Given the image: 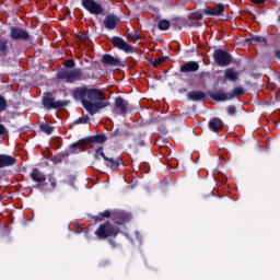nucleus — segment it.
<instances>
[{"label":"nucleus","instance_id":"obj_1","mask_svg":"<svg viewBox=\"0 0 280 280\" xmlns=\"http://www.w3.org/2000/svg\"><path fill=\"white\" fill-rule=\"evenodd\" d=\"M73 100H79L83 106V108L93 117V115H97L103 108H108L110 106V102L106 97V94L97 89L88 86H79L72 90Z\"/></svg>","mask_w":280,"mask_h":280},{"label":"nucleus","instance_id":"obj_2","mask_svg":"<svg viewBox=\"0 0 280 280\" xmlns=\"http://www.w3.org/2000/svg\"><path fill=\"white\" fill-rule=\"evenodd\" d=\"M63 67L66 69H61L59 72H57L58 80H65V82L68 84H73V82H80L82 80H89V77L82 72V69L75 68V60H66L63 62Z\"/></svg>","mask_w":280,"mask_h":280},{"label":"nucleus","instance_id":"obj_3","mask_svg":"<svg viewBox=\"0 0 280 280\" xmlns=\"http://www.w3.org/2000/svg\"><path fill=\"white\" fill-rule=\"evenodd\" d=\"M118 233H121V229L114 223L107 221L95 230L94 235H96L97 240H108V237H117Z\"/></svg>","mask_w":280,"mask_h":280},{"label":"nucleus","instance_id":"obj_4","mask_svg":"<svg viewBox=\"0 0 280 280\" xmlns=\"http://www.w3.org/2000/svg\"><path fill=\"white\" fill-rule=\"evenodd\" d=\"M42 104L44 108H46V110H58L59 108H65L66 106H69V104H71V101H56L51 92H45L42 100Z\"/></svg>","mask_w":280,"mask_h":280},{"label":"nucleus","instance_id":"obj_5","mask_svg":"<svg viewBox=\"0 0 280 280\" xmlns=\"http://www.w3.org/2000/svg\"><path fill=\"white\" fill-rule=\"evenodd\" d=\"M213 60L219 67H229L233 62V56L228 50L219 48L213 52Z\"/></svg>","mask_w":280,"mask_h":280},{"label":"nucleus","instance_id":"obj_6","mask_svg":"<svg viewBox=\"0 0 280 280\" xmlns=\"http://www.w3.org/2000/svg\"><path fill=\"white\" fill-rule=\"evenodd\" d=\"M112 44L113 47H116V49H119L120 51H125V54H137V47L128 44L126 39L119 36H114L112 38Z\"/></svg>","mask_w":280,"mask_h":280},{"label":"nucleus","instance_id":"obj_7","mask_svg":"<svg viewBox=\"0 0 280 280\" xmlns=\"http://www.w3.org/2000/svg\"><path fill=\"white\" fill-rule=\"evenodd\" d=\"M28 176L33 183H37V185L33 186L35 189H43V186L47 185V176L36 167L32 170Z\"/></svg>","mask_w":280,"mask_h":280},{"label":"nucleus","instance_id":"obj_8","mask_svg":"<svg viewBox=\"0 0 280 280\" xmlns=\"http://www.w3.org/2000/svg\"><path fill=\"white\" fill-rule=\"evenodd\" d=\"M81 5L84 10L90 12V14H95L96 16H100V14L104 12L102 4L97 3L95 0H82Z\"/></svg>","mask_w":280,"mask_h":280},{"label":"nucleus","instance_id":"obj_9","mask_svg":"<svg viewBox=\"0 0 280 280\" xmlns=\"http://www.w3.org/2000/svg\"><path fill=\"white\" fill-rule=\"evenodd\" d=\"M10 38L11 40H30V33L19 26L10 27Z\"/></svg>","mask_w":280,"mask_h":280},{"label":"nucleus","instance_id":"obj_10","mask_svg":"<svg viewBox=\"0 0 280 280\" xmlns=\"http://www.w3.org/2000/svg\"><path fill=\"white\" fill-rule=\"evenodd\" d=\"M112 220L118 225L126 224V222H130V220H132V214L126 211L115 210L112 212Z\"/></svg>","mask_w":280,"mask_h":280},{"label":"nucleus","instance_id":"obj_11","mask_svg":"<svg viewBox=\"0 0 280 280\" xmlns=\"http://www.w3.org/2000/svg\"><path fill=\"white\" fill-rule=\"evenodd\" d=\"M114 112L118 115H122V117H126L128 114V101L124 100L121 96H117L114 102Z\"/></svg>","mask_w":280,"mask_h":280},{"label":"nucleus","instance_id":"obj_12","mask_svg":"<svg viewBox=\"0 0 280 280\" xmlns=\"http://www.w3.org/2000/svg\"><path fill=\"white\" fill-rule=\"evenodd\" d=\"M82 141L85 145H91V143H97L98 145H103L108 141V137L105 133H97L95 136H90L88 138H83Z\"/></svg>","mask_w":280,"mask_h":280},{"label":"nucleus","instance_id":"obj_13","mask_svg":"<svg viewBox=\"0 0 280 280\" xmlns=\"http://www.w3.org/2000/svg\"><path fill=\"white\" fill-rule=\"evenodd\" d=\"M203 14L207 16H222V14H224V5L222 3H218L215 9L206 7L203 9Z\"/></svg>","mask_w":280,"mask_h":280},{"label":"nucleus","instance_id":"obj_14","mask_svg":"<svg viewBox=\"0 0 280 280\" xmlns=\"http://www.w3.org/2000/svg\"><path fill=\"white\" fill-rule=\"evenodd\" d=\"M102 65H104V67H121V61L110 54H105L102 58Z\"/></svg>","mask_w":280,"mask_h":280},{"label":"nucleus","instance_id":"obj_15","mask_svg":"<svg viewBox=\"0 0 280 280\" xmlns=\"http://www.w3.org/2000/svg\"><path fill=\"white\" fill-rule=\"evenodd\" d=\"M104 163L112 171L119 170V167H121V156H116V158L104 156Z\"/></svg>","mask_w":280,"mask_h":280},{"label":"nucleus","instance_id":"obj_16","mask_svg":"<svg viewBox=\"0 0 280 280\" xmlns=\"http://www.w3.org/2000/svg\"><path fill=\"white\" fill-rule=\"evenodd\" d=\"M119 18H117V15H107L104 21H103V25L105 26L106 30H115V27H117V25H119Z\"/></svg>","mask_w":280,"mask_h":280},{"label":"nucleus","instance_id":"obj_17","mask_svg":"<svg viewBox=\"0 0 280 280\" xmlns=\"http://www.w3.org/2000/svg\"><path fill=\"white\" fill-rule=\"evenodd\" d=\"M200 69L197 61H187L180 67V73H196Z\"/></svg>","mask_w":280,"mask_h":280},{"label":"nucleus","instance_id":"obj_18","mask_svg":"<svg viewBox=\"0 0 280 280\" xmlns=\"http://www.w3.org/2000/svg\"><path fill=\"white\" fill-rule=\"evenodd\" d=\"M12 165H16V158L8 154H0V170H3V167H12Z\"/></svg>","mask_w":280,"mask_h":280},{"label":"nucleus","instance_id":"obj_19","mask_svg":"<svg viewBox=\"0 0 280 280\" xmlns=\"http://www.w3.org/2000/svg\"><path fill=\"white\" fill-rule=\"evenodd\" d=\"M84 142L81 140L71 143L67 150H65L66 152H69V156H71V154H80L81 151L84 150Z\"/></svg>","mask_w":280,"mask_h":280},{"label":"nucleus","instance_id":"obj_20","mask_svg":"<svg viewBox=\"0 0 280 280\" xmlns=\"http://www.w3.org/2000/svg\"><path fill=\"white\" fill-rule=\"evenodd\" d=\"M209 97L214 102H229L231 101L230 94L225 93L224 90H219L215 93H209Z\"/></svg>","mask_w":280,"mask_h":280},{"label":"nucleus","instance_id":"obj_21","mask_svg":"<svg viewBox=\"0 0 280 280\" xmlns=\"http://www.w3.org/2000/svg\"><path fill=\"white\" fill-rule=\"evenodd\" d=\"M208 126L212 132H220V130H222V128H224V121H222V119H220V118L214 117V118L210 119Z\"/></svg>","mask_w":280,"mask_h":280},{"label":"nucleus","instance_id":"obj_22","mask_svg":"<svg viewBox=\"0 0 280 280\" xmlns=\"http://www.w3.org/2000/svg\"><path fill=\"white\" fill-rule=\"evenodd\" d=\"M207 97V93L202 91H190L187 94V98L190 100V102H202Z\"/></svg>","mask_w":280,"mask_h":280},{"label":"nucleus","instance_id":"obj_23","mask_svg":"<svg viewBox=\"0 0 280 280\" xmlns=\"http://www.w3.org/2000/svg\"><path fill=\"white\" fill-rule=\"evenodd\" d=\"M245 43H248L249 45H257V43H264V45H268V39L259 35H253L252 37L246 38Z\"/></svg>","mask_w":280,"mask_h":280},{"label":"nucleus","instance_id":"obj_24","mask_svg":"<svg viewBox=\"0 0 280 280\" xmlns=\"http://www.w3.org/2000/svg\"><path fill=\"white\" fill-rule=\"evenodd\" d=\"M9 40L4 37L0 38V56L5 58L10 54V48L8 47Z\"/></svg>","mask_w":280,"mask_h":280},{"label":"nucleus","instance_id":"obj_25","mask_svg":"<svg viewBox=\"0 0 280 280\" xmlns=\"http://www.w3.org/2000/svg\"><path fill=\"white\" fill-rule=\"evenodd\" d=\"M237 72H235V69L228 68L224 71V80H228L229 82H236L237 80Z\"/></svg>","mask_w":280,"mask_h":280},{"label":"nucleus","instance_id":"obj_26","mask_svg":"<svg viewBox=\"0 0 280 280\" xmlns=\"http://www.w3.org/2000/svg\"><path fill=\"white\" fill-rule=\"evenodd\" d=\"M245 91L244 88L237 86L234 88L230 93V100H235V97H240V95H244Z\"/></svg>","mask_w":280,"mask_h":280},{"label":"nucleus","instance_id":"obj_27","mask_svg":"<svg viewBox=\"0 0 280 280\" xmlns=\"http://www.w3.org/2000/svg\"><path fill=\"white\" fill-rule=\"evenodd\" d=\"M68 156H69V152L68 151L59 152L58 154H56L52 158V163H62V161H65V159H68Z\"/></svg>","mask_w":280,"mask_h":280},{"label":"nucleus","instance_id":"obj_28","mask_svg":"<svg viewBox=\"0 0 280 280\" xmlns=\"http://www.w3.org/2000/svg\"><path fill=\"white\" fill-rule=\"evenodd\" d=\"M39 130H40V132H44L45 135L49 136L54 132L55 128L51 127L50 125H48L47 122H42L39 125Z\"/></svg>","mask_w":280,"mask_h":280},{"label":"nucleus","instance_id":"obj_29","mask_svg":"<svg viewBox=\"0 0 280 280\" xmlns=\"http://www.w3.org/2000/svg\"><path fill=\"white\" fill-rule=\"evenodd\" d=\"M183 19L175 18L171 20V26L174 27V30H183Z\"/></svg>","mask_w":280,"mask_h":280},{"label":"nucleus","instance_id":"obj_30","mask_svg":"<svg viewBox=\"0 0 280 280\" xmlns=\"http://www.w3.org/2000/svg\"><path fill=\"white\" fill-rule=\"evenodd\" d=\"M104 156H106V153H104V147L100 145L94 150V159L96 161H100L101 158L104 160Z\"/></svg>","mask_w":280,"mask_h":280},{"label":"nucleus","instance_id":"obj_31","mask_svg":"<svg viewBox=\"0 0 280 280\" xmlns=\"http://www.w3.org/2000/svg\"><path fill=\"white\" fill-rule=\"evenodd\" d=\"M171 26H172V24H171V22L167 21V20H161V21L158 23V27H159V30H161L162 32H166V30H167L168 27H171Z\"/></svg>","mask_w":280,"mask_h":280},{"label":"nucleus","instance_id":"obj_32","mask_svg":"<svg viewBox=\"0 0 280 280\" xmlns=\"http://www.w3.org/2000/svg\"><path fill=\"white\" fill-rule=\"evenodd\" d=\"M89 121H91V117H89V115H85L74 120V125L78 126L80 124H89Z\"/></svg>","mask_w":280,"mask_h":280},{"label":"nucleus","instance_id":"obj_33","mask_svg":"<svg viewBox=\"0 0 280 280\" xmlns=\"http://www.w3.org/2000/svg\"><path fill=\"white\" fill-rule=\"evenodd\" d=\"M8 108V101L0 95V113H3Z\"/></svg>","mask_w":280,"mask_h":280},{"label":"nucleus","instance_id":"obj_34","mask_svg":"<svg viewBox=\"0 0 280 280\" xmlns=\"http://www.w3.org/2000/svg\"><path fill=\"white\" fill-rule=\"evenodd\" d=\"M97 220H102L104 218H113V212H110V210H105L103 212L100 213V217H96Z\"/></svg>","mask_w":280,"mask_h":280},{"label":"nucleus","instance_id":"obj_35","mask_svg":"<svg viewBox=\"0 0 280 280\" xmlns=\"http://www.w3.org/2000/svg\"><path fill=\"white\" fill-rule=\"evenodd\" d=\"M226 113H228V115L233 116L237 113V108L235 107V105H229L226 107Z\"/></svg>","mask_w":280,"mask_h":280},{"label":"nucleus","instance_id":"obj_36","mask_svg":"<svg viewBox=\"0 0 280 280\" xmlns=\"http://www.w3.org/2000/svg\"><path fill=\"white\" fill-rule=\"evenodd\" d=\"M7 135H8V129L5 128V126L0 124V137L7 136Z\"/></svg>","mask_w":280,"mask_h":280},{"label":"nucleus","instance_id":"obj_37","mask_svg":"<svg viewBox=\"0 0 280 280\" xmlns=\"http://www.w3.org/2000/svg\"><path fill=\"white\" fill-rule=\"evenodd\" d=\"M129 38H131V40H135V43H137V40H139V38L141 37L137 33H131L129 34Z\"/></svg>","mask_w":280,"mask_h":280},{"label":"nucleus","instance_id":"obj_38","mask_svg":"<svg viewBox=\"0 0 280 280\" xmlns=\"http://www.w3.org/2000/svg\"><path fill=\"white\" fill-rule=\"evenodd\" d=\"M158 130L162 132V135H167V129L165 128V125H160L158 127Z\"/></svg>","mask_w":280,"mask_h":280},{"label":"nucleus","instance_id":"obj_39","mask_svg":"<svg viewBox=\"0 0 280 280\" xmlns=\"http://www.w3.org/2000/svg\"><path fill=\"white\" fill-rule=\"evenodd\" d=\"M48 183H50V186L52 187V189H56L57 183H56L55 177H49Z\"/></svg>","mask_w":280,"mask_h":280},{"label":"nucleus","instance_id":"obj_40","mask_svg":"<svg viewBox=\"0 0 280 280\" xmlns=\"http://www.w3.org/2000/svg\"><path fill=\"white\" fill-rule=\"evenodd\" d=\"M167 59H168L167 56H165V57H160V58H158V62H160V65H163V62H167Z\"/></svg>","mask_w":280,"mask_h":280},{"label":"nucleus","instance_id":"obj_41","mask_svg":"<svg viewBox=\"0 0 280 280\" xmlns=\"http://www.w3.org/2000/svg\"><path fill=\"white\" fill-rule=\"evenodd\" d=\"M252 3H256V4H261V3H266V0H250Z\"/></svg>","mask_w":280,"mask_h":280},{"label":"nucleus","instance_id":"obj_42","mask_svg":"<svg viewBox=\"0 0 280 280\" xmlns=\"http://www.w3.org/2000/svg\"><path fill=\"white\" fill-rule=\"evenodd\" d=\"M108 243L110 244L112 248H117V243L113 240H109Z\"/></svg>","mask_w":280,"mask_h":280},{"label":"nucleus","instance_id":"obj_43","mask_svg":"<svg viewBox=\"0 0 280 280\" xmlns=\"http://www.w3.org/2000/svg\"><path fill=\"white\" fill-rule=\"evenodd\" d=\"M86 38H89L86 35L79 36V40H81V43L86 42Z\"/></svg>","mask_w":280,"mask_h":280},{"label":"nucleus","instance_id":"obj_44","mask_svg":"<svg viewBox=\"0 0 280 280\" xmlns=\"http://www.w3.org/2000/svg\"><path fill=\"white\" fill-rule=\"evenodd\" d=\"M159 65H161V62H159V59H155V60L152 62V67H159Z\"/></svg>","mask_w":280,"mask_h":280},{"label":"nucleus","instance_id":"obj_45","mask_svg":"<svg viewBox=\"0 0 280 280\" xmlns=\"http://www.w3.org/2000/svg\"><path fill=\"white\" fill-rule=\"evenodd\" d=\"M208 196H214V194H213V190H210L209 192H208V195H202V198H207Z\"/></svg>","mask_w":280,"mask_h":280},{"label":"nucleus","instance_id":"obj_46","mask_svg":"<svg viewBox=\"0 0 280 280\" xmlns=\"http://www.w3.org/2000/svg\"><path fill=\"white\" fill-rule=\"evenodd\" d=\"M138 145H139L140 148H143V145H145V141L140 140V141L138 142Z\"/></svg>","mask_w":280,"mask_h":280},{"label":"nucleus","instance_id":"obj_47","mask_svg":"<svg viewBox=\"0 0 280 280\" xmlns=\"http://www.w3.org/2000/svg\"><path fill=\"white\" fill-rule=\"evenodd\" d=\"M276 56L280 59V50H276Z\"/></svg>","mask_w":280,"mask_h":280},{"label":"nucleus","instance_id":"obj_48","mask_svg":"<svg viewBox=\"0 0 280 280\" xmlns=\"http://www.w3.org/2000/svg\"><path fill=\"white\" fill-rule=\"evenodd\" d=\"M114 135L115 137H119V130H116Z\"/></svg>","mask_w":280,"mask_h":280}]
</instances>
